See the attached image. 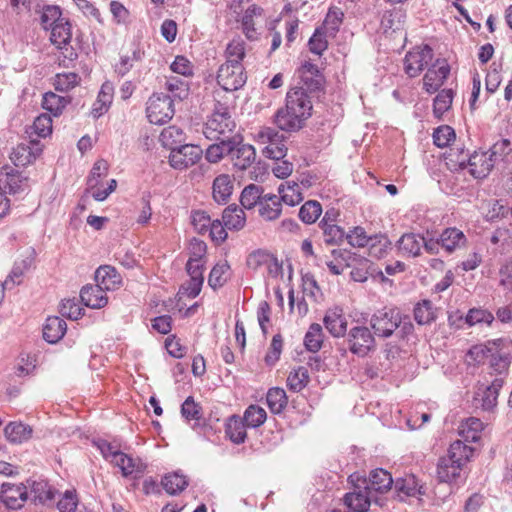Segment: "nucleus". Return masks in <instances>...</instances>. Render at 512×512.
<instances>
[{
  "label": "nucleus",
  "instance_id": "1",
  "mask_svg": "<svg viewBox=\"0 0 512 512\" xmlns=\"http://www.w3.org/2000/svg\"><path fill=\"white\" fill-rule=\"evenodd\" d=\"M311 110L312 103L305 89L295 87L287 93L286 105L277 111L274 122L283 131H297L310 117Z\"/></svg>",
  "mask_w": 512,
  "mask_h": 512
},
{
  "label": "nucleus",
  "instance_id": "2",
  "mask_svg": "<svg viewBox=\"0 0 512 512\" xmlns=\"http://www.w3.org/2000/svg\"><path fill=\"white\" fill-rule=\"evenodd\" d=\"M370 325L379 337L388 338L394 332L402 339L411 335L414 326L409 317L402 316L396 309H382L374 313L370 319Z\"/></svg>",
  "mask_w": 512,
  "mask_h": 512
},
{
  "label": "nucleus",
  "instance_id": "3",
  "mask_svg": "<svg viewBox=\"0 0 512 512\" xmlns=\"http://www.w3.org/2000/svg\"><path fill=\"white\" fill-rule=\"evenodd\" d=\"M103 457L111 464L118 467L124 477L142 474L145 470V465L139 460L121 452L119 447L113 443L105 440H100L97 443Z\"/></svg>",
  "mask_w": 512,
  "mask_h": 512
},
{
  "label": "nucleus",
  "instance_id": "4",
  "mask_svg": "<svg viewBox=\"0 0 512 512\" xmlns=\"http://www.w3.org/2000/svg\"><path fill=\"white\" fill-rule=\"evenodd\" d=\"M235 126L236 124L231 118L228 108L219 105L205 123L203 134L210 140H228L231 139L230 135L234 131Z\"/></svg>",
  "mask_w": 512,
  "mask_h": 512
},
{
  "label": "nucleus",
  "instance_id": "5",
  "mask_svg": "<svg viewBox=\"0 0 512 512\" xmlns=\"http://www.w3.org/2000/svg\"><path fill=\"white\" fill-rule=\"evenodd\" d=\"M174 113L173 102L164 93H154L149 97L146 115L150 123L162 125L171 120Z\"/></svg>",
  "mask_w": 512,
  "mask_h": 512
},
{
  "label": "nucleus",
  "instance_id": "6",
  "mask_svg": "<svg viewBox=\"0 0 512 512\" xmlns=\"http://www.w3.org/2000/svg\"><path fill=\"white\" fill-rule=\"evenodd\" d=\"M503 385L504 377H496L489 384L479 383L473 397L475 407L485 412H494Z\"/></svg>",
  "mask_w": 512,
  "mask_h": 512
},
{
  "label": "nucleus",
  "instance_id": "7",
  "mask_svg": "<svg viewBox=\"0 0 512 512\" xmlns=\"http://www.w3.org/2000/svg\"><path fill=\"white\" fill-rule=\"evenodd\" d=\"M350 480L353 483V489L346 493L344 503L354 512H366L371 501L374 500L371 491H368L367 480L366 478L360 479L355 475H351Z\"/></svg>",
  "mask_w": 512,
  "mask_h": 512
},
{
  "label": "nucleus",
  "instance_id": "8",
  "mask_svg": "<svg viewBox=\"0 0 512 512\" xmlns=\"http://www.w3.org/2000/svg\"><path fill=\"white\" fill-rule=\"evenodd\" d=\"M260 144H265L263 154L271 159L280 160L285 157L287 148L284 144L283 135L279 134L274 128L263 127L256 136Z\"/></svg>",
  "mask_w": 512,
  "mask_h": 512
},
{
  "label": "nucleus",
  "instance_id": "9",
  "mask_svg": "<svg viewBox=\"0 0 512 512\" xmlns=\"http://www.w3.org/2000/svg\"><path fill=\"white\" fill-rule=\"evenodd\" d=\"M348 243L354 247H364L370 244V254L375 257H381L388 248L389 240L381 236L379 238L367 236L365 230L362 227H355L349 233L346 234Z\"/></svg>",
  "mask_w": 512,
  "mask_h": 512
},
{
  "label": "nucleus",
  "instance_id": "10",
  "mask_svg": "<svg viewBox=\"0 0 512 512\" xmlns=\"http://www.w3.org/2000/svg\"><path fill=\"white\" fill-rule=\"evenodd\" d=\"M246 74L242 63H224L217 74L218 84L226 91H236L246 83Z\"/></svg>",
  "mask_w": 512,
  "mask_h": 512
},
{
  "label": "nucleus",
  "instance_id": "11",
  "mask_svg": "<svg viewBox=\"0 0 512 512\" xmlns=\"http://www.w3.org/2000/svg\"><path fill=\"white\" fill-rule=\"evenodd\" d=\"M349 350L360 357L366 356L375 349V339L369 328L355 326L347 335Z\"/></svg>",
  "mask_w": 512,
  "mask_h": 512
},
{
  "label": "nucleus",
  "instance_id": "12",
  "mask_svg": "<svg viewBox=\"0 0 512 512\" xmlns=\"http://www.w3.org/2000/svg\"><path fill=\"white\" fill-rule=\"evenodd\" d=\"M432 60L433 50L428 45L415 47L405 56L404 70L410 77H416Z\"/></svg>",
  "mask_w": 512,
  "mask_h": 512
},
{
  "label": "nucleus",
  "instance_id": "13",
  "mask_svg": "<svg viewBox=\"0 0 512 512\" xmlns=\"http://www.w3.org/2000/svg\"><path fill=\"white\" fill-rule=\"evenodd\" d=\"M203 150L197 145L184 144L172 148L169 164L177 170L187 169L196 164L202 157Z\"/></svg>",
  "mask_w": 512,
  "mask_h": 512
},
{
  "label": "nucleus",
  "instance_id": "14",
  "mask_svg": "<svg viewBox=\"0 0 512 512\" xmlns=\"http://www.w3.org/2000/svg\"><path fill=\"white\" fill-rule=\"evenodd\" d=\"M450 73V67L444 59L436 61L428 68L423 77V89L432 94L439 90Z\"/></svg>",
  "mask_w": 512,
  "mask_h": 512
},
{
  "label": "nucleus",
  "instance_id": "15",
  "mask_svg": "<svg viewBox=\"0 0 512 512\" xmlns=\"http://www.w3.org/2000/svg\"><path fill=\"white\" fill-rule=\"evenodd\" d=\"M265 16L263 9L257 5L249 6L238 19L241 22V29L249 40H256L259 32L258 28L264 22Z\"/></svg>",
  "mask_w": 512,
  "mask_h": 512
},
{
  "label": "nucleus",
  "instance_id": "16",
  "mask_svg": "<svg viewBox=\"0 0 512 512\" xmlns=\"http://www.w3.org/2000/svg\"><path fill=\"white\" fill-rule=\"evenodd\" d=\"M0 188L4 193H20L28 188V179L13 167L5 166L0 169Z\"/></svg>",
  "mask_w": 512,
  "mask_h": 512
},
{
  "label": "nucleus",
  "instance_id": "17",
  "mask_svg": "<svg viewBox=\"0 0 512 512\" xmlns=\"http://www.w3.org/2000/svg\"><path fill=\"white\" fill-rule=\"evenodd\" d=\"M0 498L8 508L19 509L28 498L27 487L22 483H3L1 486Z\"/></svg>",
  "mask_w": 512,
  "mask_h": 512
},
{
  "label": "nucleus",
  "instance_id": "18",
  "mask_svg": "<svg viewBox=\"0 0 512 512\" xmlns=\"http://www.w3.org/2000/svg\"><path fill=\"white\" fill-rule=\"evenodd\" d=\"M50 41L53 45H55L58 49H65L69 53L65 55L69 59H73L76 57V53L73 52L72 49H68V45L70 44L72 38L71 32V24L68 19L60 20L58 24H55L52 28H50Z\"/></svg>",
  "mask_w": 512,
  "mask_h": 512
},
{
  "label": "nucleus",
  "instance_id": "19",
  "mask_svg": "<svg viewBox=\"0 0 512 512\" xmlns=\"http://www.w3.org/2000/svg\"><path fill=\"white\" fill-rule=\"evenodd\" d=\"M394 491L399 500L403 501L408 497L424 495L423 485L413 474L397 478L393 483Z\"/></svg>",
  "mask_w": 512,
  "mask_h": 512
},
{
  "label": "nucleus",
  "instance_id": "20",
  "mask_svg": "<svg viewBox=\"0 0 512 512\" xmlns=\"http://www.w3.org/2000/svg\"><path fill=\"white\" fill-rule=\"evenodd\" d=\"M494 164L489 152H475L469 157L467 167L473 177L481 179L490 173Z\"/></svg>",
  "mask_w": 512,
  "mask_h": 512
},
{
  "label": "nucleus",
  "instance_id": "21",
  "mask_svg": "<svg viewBox=\"0 0 512 512\" xmlns=\"http://www.w3.org/2000/svg\"><path fill=\"white\" fill-rule=\"evenodd\" d=\"M95 280L104 291H114L122 285L120 274L110 265L100 266L95 272Z\"/></svg>",
  "mask_w": 512,
  "mask_h": 512
},
{
  "label": "nucleus",
  "instance_id": "22",
  "mask_svg": "<svg viewBox=\"0 0 512 512\" xmlns=\"http://www.w3.org/2000/svg\"><path fill=\"white\" fill-rule=\"evenodd\" d=\"M366 480L368 491H371L372 495L374 492L383 494L390 491L394 483L391 474L382 468L372 470L369 474V478Z\"/></svg>",
  "mask_w": 512,
  "mask_h": 512
},
{
  "label": "nucleus",
  "instance_id": "23",
  "mask_svg": "<svg viewBox=\"0 0 512 512\" xmlns=\"http://www.w3.org/2000/svg\"><path fill=\"white\" fill-rule=\"evenodd\" d=\"M423 236L416 233H405L397 241V248L404 257H418L421 255Z\"/></svg>",
  "mask_w": 512,
  "mask_h": 512
},
{
  "label": "nucleus",
  "instance_id": "24",
  "mask_svg": "<svg viewBox=\"0 0 512 512\" xmlns=\"http://www.w3.org/2000/svg\"><path fill=\"white\" fill-rule=\"evenodd\" d=\"M80 298L82 303L92 309H100L107 305L108 298L105 291L96 285H86L81 289Z\"/></svg>",
  "mask_w": 512,
  "mask_h": 512
},
{
  "label": "nucleus",
  "instance_id": "25",
  "mask_svg": "<svg viewBox=\"0 0 512 512\" xmlns=\"http://www.w3.org/2000/svg\"><path fill=\"white\" fill-rule=\"evenodd\" d=\"M326 329L334 336H344L347 330V320L341 308L329 309L323 319Z\"/></svg>",
  "mask_w": 512,
  "mask_h": 512
},
{
  "label": "nucleus",
  "instance_id": "26",
  "mask_svg": "<svg viewBox=\"0 0 512 512\" xmlns=\"http://www.w3.org/2000/svg\"><path fill=\"white\" fill-rule=\"evenodd\" d=\"M230 155L234 166L241 170L251 166L256 159L254 147L249 144H239L236 146L235 138H233V151Z\"/></svg>",
  "mask_w": 512,
  "mask_h": 512
},
{
  "label": "nucleus",
  "instance_id": "27",
  "mask_svg": "<svg viewBox=\"0 0 512 512\" xmlns=\"http://www.w3.org/2000/svg\"><path fill=\"white\" fill-rule=\"evenodd\" d=\"M164 90L167 92L165 96H168L172 102L175 100L182 101L189 96L190 85L187 80H184L177 76L165 77Z\"/></svg>",
  "mask_w": 512,
  "mask_h": 512
},
{
  "label": "nucleus",
  "instance_id": "28",
  "mask_svg": "<svg viewBox=\"0 0 512 512\" xmlns=\"http://www.w3.org/2000/svg\"><path fill=\"white\" fill-rule=\"evenodd\" d=\"M67 330L66 322L57 316L48 317L43 327V337L49 343H56L63 338Z\"/></svg>",
  "mask_w": 512,
  "mask_h": 512
},
{
  "label": "nucleus",
  "instance_id": "29",
  "mask_svg": "<svg viewBox=\"0 0 512 512\" xmlns=\"http://www.w3.org/2000/svg\"><path fill=\"white\" fill-rule=\"evenodd\" d=\"M484 429L483 422L476 417H469L459 426V435L465 442H477Z\"/></svg>",
  "mask_w": 512,
  "mask_h": 512
},
{
  "label": "nucleus",
  "instance_id": "30",
  "mask_svg": "<svg viewBox=\"0 0 512 512\" xmlns=\"http://www.w3.org/2000/svg\"><path fill=\"white\" fill-rule=\"evenodd\" d=\"M258 207L260 216L268 221L277 219L282 211L281 200L277 195H263Z\"/></svg>",
  "mask_w": 512,
  "mask_h": 512
},
{
  "label": "nucleus",
  "instance_id": "31",
  "mask_svg": "<svg viewBox=\"0 0 512 512\" xmlns=\"http://www.w3.org/2000/svg\"><path fill=\"white\" fill-rule=\"evenodd\" d=\"M462 467L450 458L441 457L437 465V477L440 482L450 483L459 477Z\"/></svg>",
  "mask_w": 512,
  "mask_h": 512
},
{
  "label": "nucleus",
  "instance_id": "32",
  "mask_svg": "<svg viewBox=\"0 0 512 512\" xmlns=\"http://www.w3.org/2000/svg\"><path fill=\"white\" fill-rule=\"evenodd\" d=\"M213 198L218 203H226L233 191V181L227 174L217 176L213 182Z\"/></svg>",
  "mask_w": 512,
  "mask_h": 512
},
{
  "label": "nucleus",
  "instance_id": "33",
  "mask_svg": "<svg viewBox=\"0 0 512 512\" xmlns=\"http://www.w3.org/2000/svg\"><path fill=\"white\" fill-rule=\"evenodd\" d=\"M278 192L281 202L289 206H295L303 200L301 186L294 181L281 184L278 187Z\"/></svg>",
  "mask_w": 512,
  "mask_h": 512
},
{
  "label": "nucleus",
  "instance_id": "34",
  "mask_svg": "<svg viewBox=\"0 0 512 512\" xmlns=\"http://www.w3.org/2000/svg\"><path fill=\"white\" fill-rule=\"evenodd\" d=\"M441 246L449 253L465 245L466 237L456 228H447L440 235Z\"/></svg>",
  "mask_w": 512,
  "mask_h": 512
},
{
  "label": "nucleus",
  "instance_id": "35",
  "mask_svg": "<svg viewBox=\"0 0 512 512\" xmlns=\"http://www.w3.org/2000/svg\"><path fill=\"white\" fill-rule=\"evenodd\" d=\"M223 224L230 230H241L246 223L244 211L237 206H228L223 211Z\"/></svg>",
  "mask_w": 512,
  "mask_h": 512
},
{
  "label": "nucleus",
  "instance_id": "36",
  "mask_svg": "<svg viewBox=\"0 0 512 512\" xmlns=\"http://www.w3.org/2000/svg\"><path fill=\"white\" fill-rule=\"evenodd\" d=\"M30 497L33 501L40 503H47L54 498L55 490L45 480L29 482Z\"/></svg>",
  "mask_w": 512,
  "mask_h": 512
},
{
  "label": "nucleus",
  "instance_id": "37",
  "mask_svg": "<svg viewBox=\"0 0 512 512\" xmlns=\"http://www.w3.org/2000/svg\"><path fill=\"white\" fill-rule=\"evenodd\" d=\"M6 438L12 443H22L32 436V428L21 422H10L4 429Z\"/></svg>",
  "mask_w": 512,
  "mask_h": 512
},
{
  "label": "nucleus",
  "instance_id": "38",
  "mask_svg": "<svg viewBox=\"0 0 512 512\" xmlns=\"http://www.w3.org/2000/svg\"><path fill=\"white\" fill-rule=\"evenodd\" d=\"M185 134L182 128L171 125L164 128L159 136V140L163 146L169 148L172 151V148H178L180 145H184Z\"/></svg>",
  "mask_w": 512,
  "mask_h": 512
},
{
  "label": "nucleus",
  "instance_id": "39",
  "mask_svg": "<svg viewBox=\"0 0 512 512\" xmlns=\"http://www.w3.org/2000/svg\"><path fill=\"white\" fill-rule=\"evenodd\" d=\"M231 276V269L227 261L218 262L211 270L208 284L214 290L224 286Z\"/></svg>",
  "mask_w": 512,
  "mask_h": 512
},
{
  "label": "nucleus",
  "instance_id": "40",
  "mask_svg": "<svg viewBox=\"0 0 512 512\" xmlns=\"http://www.w3.org/2000/svg\"><path fill=\"white\" fill-rule=\"evenodd\" d=\"M302 82L310 89H318L322 85V78L319 74L318 67L311 63L305 62L298 70Z\"/></svg>",
  "mask_w": 512,
  "mask_h": 512
},
{
  "label": "nucleus",
  "instance_id": "41",
  "mask_svg": "<svg viewBox=\"0 0 512 512\" xmlns=\"http://www.w3.org/2000/svg\"><path fill=\"white\" fill-rule=\"evenodd\" d=\"M473 448L465 443L463 440L454 441L448 450L446 458H450L454 463L464 465L472 456Z\"/></svg>",
  "mask_w": 512,
  "mask_h": 512
},
{
  "label": "nucleus",
  "instance_id": "42",
  "mask_svg": "<svg viewBox=\"0 0 512 512\" xmlns=\"http://www.w3.org/2000/svg\"><path fill=\"white\" fill-rule=\"evenodd\" d=\"M245 422L236 415L231 416L226 423V434L235 444H241L246 439Z\"/></svg>",
  "mask_w": 512,
  "mask_h": 512
},
{
  "label": "nucleus",
  "instance_id": "43",
  "mask_svg": "<svg viewBox=\"0 0 512 512\" xmlns=\"http://www.w3.org/2000/svg\"><path fill=\"white\" fill-rule=\"evenodd\" d=\"M233 151V139H220L219 143L211 144L206 149L205 157L210 163L219 162L224 155Z\"/></svg>",
  "mask_w": 512,
  "mask_h": 512
},
{
  "label": "nucleus",
  "instance_id": "44",
  "mask_svg": "<svg viewBox=\"0 0 512 512\" xmlns=\"http://www.w3.org/2000/svg\"><path fill=\"white\" fill-rule=\"evenodd\" d=\"M114 96V85L110 81H106L102 84L101 89L98 93V103L101 104L100 108L93 109L91 111L95 118L103 115L110 107Z\"/></svg>",
  "mask_w": 512,
  "mask_h": 512
},
{
  "label": "nucleus",
  "instance_id": "45",
  "mask_svg": "<svg viewBox=\"0 0 512 512\" xmlns=\"http://www.w3.org/2000/svg\"><path fill=\"white\" fill-rule=\"evenodd\" d=\"M247 265L252 269H258L262 266L266 267V265H270L275 268V274H279L281 270L280 265L270 253L260 250L249 255L247 258Z\"/></svg>",
  "mask_w": 512,
  "mask_h": 512
},
{
  "label": "nucleus",
  "instance_id": "46",
  "mask_svg": "<svg viewBox=\"0 0 512 512\" xmlns=\"http://www.w3.org/2000/svg\"><path fill=\"white\" fill-rule=\"evenodd\" d=\"M266 400L269 409L274 414L281 413L288 403L286 392L284 391V389L279 387L269 389L266 396Z\"/></svg>",
  "mask_w": 512,
  "mask_h": 512
},
{
  "label": "nucleus",
  "instance_id": "47",
  "mask_svg": "<svg viewBox=\"0 0 512 512\" xmlns=\"http://www.w3.org/2000/svg\"><path fill=\"white\" fill-rule=\"evenodd\" d=\"M161 484L168 494L177 495L187 487L188 481L184 475L171 473L163 477Z\"/></svg>",
  "mask_w": 512,
  "mask_h": 512
},
{
  "label": "nucleus",
  "instance_id": "48",
  "mask_svg": "<svg viewBox=\"0 0 512 512\" xmlns=\"http://www.w3.org/2000/svg\"><path fill=\"white\" fill-rule=\"evenodd\" d=\"M414 319L419 325H427L435 321L436 310L431 301L423 300L415 306Z\"/></svg>",
  "mask_w": 512,
  "mask_h": 512
},
{
  "label": "nucleus",
  "instance_id": "49",
  "mask_svg": "<svg viewBox=\"0 0 512 512\" xmlns=\"http://www.w3.org/2000/svg\"><path fill=\"white\" fill-rule=\"evenodd\" d=\"M323 338L322 326L318 323H313L306 332L304 345L310 352H317L322 347Z\"/></svg>",
  "mask_w": 512,
  "mask_h": 512
},
{
  "label": "nucleus",
  "instance_id": "50",
  "mask_svg": "<svg viewBox=\"0 0 512 512\" xmlns=\"http://www.w3.org/2000/svg\"><path fill=\"white\" fill-rule=\"evenodd\" d=\"M309 383V373L306 367L300 366L290 372L287 386L294 392H300Z\"/></svg>",
  "mask_w": 512,
  "mask_h": 512
},
{
  "label": "nucleus",
  "instance_id": "51",
  "mask_svg": "<svg viewBox=\"0 0 512 512\" xmlns=\"http://www.w3.org/2000/svg\"><path fill=\"white\" fill-rule=\"evenodd\" d=\"M327 215L328 213L325 214V216ZM320 225L323 230L324 242L327 244H338L346 236L344 230L340 226L334 223H329L326 220V217L322 219Z\"/></svg>",
  "mask_w": 512,
  "mask_h": 512
},
{
  "label": "nucleus",
  "instance_id": "52",
  "mask_svg": "<svg viewBox=\"0 0 512 512\" xmlns=\"http://www.w3.org/2000/svg\"><path fill=\"white\" fill-rule=\"evenodd\" d=\"M68 103L69 100L66 97L59 96L53 92H47L43 95V108L54 116L60 115Z\"/></svg>",
  "mask_w": 512,
  "mask_h": 512
},
{
  "label": "nucleus",
  "instance_id": "53",
  "mask_svg": "<svg viewBox=\"0 0 512 512\" xmlns=\"http://www.w3.org/2000/svg\"><path fill=\"white\" fill-rule=\"evenodd\" d=\"M262 197V188L255 184H250L243 189L240 202L245 209H252L256 205L259 206Z\"/></svg>",
  "mask_w": 512,
  "mask_h": 512
},
{
  "label": "nucleus",
  "instance_id": "54",
  "mask_svg": "<svg viewBox=\"0 0 512 512\" xmlns=\"http://www.w3.org/2000/svg\"><path fill=\"white\" fill-rule=\"evenodd\" d=\"M36 156L28 144H19L13 148L10 159L15 166H26L35 160Z\"/></svg>",
  "mask_w": 512,
  "mask_h": 512
},
{
  "label": "nucleus",
  "instance_id": "55",
  "mask_svg": "<svg viewBox=\"0 0 512 512\" xmlns=\"http://www.w3.org/2000/svg\"><path fill=\"white\" fill-rule=\"evenodd\" d=\"M267 418L266 411L257 405H250L245 413L243 420L248 427L256 428L261 426Z\"/></svg>",
  "mask_w": 512,
  "mask_h": 512
},
{
  "label": "nucleus",
  "instance_id": "56",
  "mask_svg": "<svg viewBox=\"0 0 512 512\" xmlns=\"http://www.w3.org/2000/svg\"><path fill=\"white\" fill-rule=\"evenodd\" d=\"M322 213V207L319 202L310 200L302 205L299 210V218L307 224L314 223Z\"/></svg>",
  "mask_w": 512,
  "mask_h": 512
},
{
  "label": "nucleus",
  "instance_id": "57",
  "mask_svg": "<svg viewBox=\"0 0 512 512\" xmlns=\"http://www.w3.org/2000/svg\"><path fill=\"white\" fill-rule=\"evenodd\" d=\"M245 57V42L236 38L233 39L226 48V62L225 63H241Z\"/></svg>",
  "mask_w": 512,
  "mask_h": 512
},
{
  "label": "nucleus",
  "instance_id": "58",
  "mask_svg": "<svg viewBox=\"0 0 512 512\" xmlns=\"http://www.w3.org/2000/svg\"><path fill=\"white\" fill-rule=\"evenodd\" d=\"M453 101V91L451 89H444L438 93L434 99L433 112L437 118L442 115L451 107Z\"/></svg>",
  "mask_w": 512,
  "mask_h": 512
},
{
  "label": "nucleus",
  "instance_id": "59",
  "mask_svg": "<svg viewBox=\"0 0 512 512\" xmlns=\"http://www.w3.org/2000/svg\"><path fill=\"white\" fill-rule=\"evenodd\" d=\"M66 18L62 17L61 9L55 5H47L43 8L41 14V25L44 29L48 30L52 28L55 24H58L60 20H65Z\"/></svg>",
  "mask_w": 512,
  "mask_h": 512
},
{
  "label": "nucleus",
  "instance_id": "60",
  "mask_svg": "<svg viewBox=\"0 0 512 512\" xmlns=\"http://www.w3.org/2000/svg\"><path fill=\"white\" fill-rule=\"evenodd\" d=\"M506 342L507 341L505 339L499 338L489 341L486 346H474L469 350L468 356L476 361H481L484 358L486 351L496 353L498 349L506 344Z\"/></svg>",
  "mask_w": 512,
  "mask_h": 512
},
{
  "label": "nucleus",
  "instance_id": "61",
  "mask_svg": "<svg viewBox=\"0 0 512 512\" xmlns=\"http://www.w3.org/2000/svg\"><path fill=\"white\" fill-rule=\"evenodd\" d=\"M28 264L25 260L21 262H16L7 276L6 280L3 282V288L12 289L16 285H19L22 281V277L24 272L27 270Z\"/></svg>",
  "mask_w": 512,
  "mask_h": 512
},
{
  "label": "nucleus",
  "instance_id": "62",
  "mask_svg": "<svg viewBox=\"0 0 512 512\" xmlns=\"http://www.w3.org/2000/svg\"><path fill=\"white\" fill-rule=\"evenodd\" d=\"M79 82L76 73H59L55 76L53 85L57 91L65 92L74 88Z\"/></svg>",
  "mask_w": 512,
  "mask_h": 512
},
{
  "label": "nucleus",
  "instance_id": "63",
  "mask_svg": "<svg viewBox=\"0 0 512 512\" xmlns=\"http://www.w3.org/2000/svg\"><path fill=\"white\" fill-rule=\"evenodd\" d=\"M328 32L324 31L321 28L315 30L314 34L310 38L308 45L309 49L312 53L321 55L328 47V42L326 39Z\"/></svg>",
  "mask_w": 512,
  "mask_h": 512
},
{
  "label": "nucleus",
  "instance_id": "64",
  "mask_svg": "<svg viewBox=\"0 0 512 512\" xmlns=\"http://www.w3.org/2000/svg\"><path fill=\"white\" fill-rule=\"evenodd\" d=\"M494 320L491 312L484 309H470L466 315V322L470 325L486 324L490 325Z\"/></svg>",
  "mask_w": 512,
  "mask_h": 512
}]
</instances>
